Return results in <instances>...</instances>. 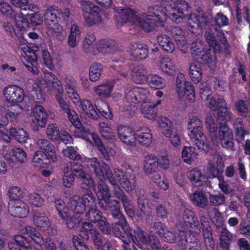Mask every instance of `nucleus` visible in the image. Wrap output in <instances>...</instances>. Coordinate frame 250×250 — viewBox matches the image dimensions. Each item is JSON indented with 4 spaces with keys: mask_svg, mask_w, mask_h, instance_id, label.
<instances>
[{
    "mask_svg": "<svg viewBox=\"0 0 250 250\" xmlns=\"http://www.w3.org/2000/svg\"><path fill=\"white\" fill-rule=\"evenodd\" d=\"M206 123L213 142H217L219 140L223 147L228 149H234L233 135L228 126L220 125V129H218L217 125L215 123L210 115H208L206 118Z\"/></svg>",
    "mask_w": 250,
    "mask_h": 250,
    "instance_id": "nucleus-1",
    "label": "nucleus"
},
{
    "mask_svg": "<svg viewBox=\"0 0 250 250\" xmlns=\"http://www.w3.org/2000/svg\"><path fill=\"white\" fill-rule=\"evenodd\" d=\"M60 11L57 5H49L45 10L44 18L47 34L59 41H62L65 38L66 33L59 24V18L57 14L60 13Z\"/></svg>",
    "mask_w": 250,
    "mask_h": 250,
    "instance_id": "nucleus-2",
    "label": "nucleus"
},
{
    "mask_svg": "<svg viewBox=\"0 0 250 250\" xmlns=\"http://www.w3.org/2000/svg\"><path fill=\"white\" fill-rule=\"evenodd\" d=\"M154 5L148 8L147 12L143 13L139 21L140 26L147 32L152 31L155 29L156 22L162 23L166 20L165 6Z\"/></svg>",
    "mask_w": 250,
    "mask_h": 250,
    "instance_id": "nucleus-3",
    "label": "nucleus"
},
{
    "mask_svg": "<svg viewBox=\"0 0 250 250\" xmlns=\"http://www.w3.org/2000/svg\"><path fill=\"white\" fill-rule=\"evenodd\" d=\"M154 227L161 238L166 242L170 243H176L177 245L181 249L187 248L188 238L185 229H184V224L179 221L176 224V228L179 231L178 235L172 231L171 229H169L163 227L162 224L160 222H156L154 224Z\"/></svg>",
    "mask_w": 250,
    "mask_h": 250,
    "instance_id": "nucleus-4",
    "label": "nucleus"
},
{
    "mask_svg": "<svg viewBox=\"0 0 250 250\" xmlns=\"http://www.w3.org/2000/svg\"><path fill=\"white\" fill-rule=\"evenodd\" d=\"M213 24L206 23L205 26V32L204 33V38L209 45L212 47L215 50L219 51L221 47L219 44L218 40L224 47L228 49L229 45L227 41L223 31L219 29L218 27H212Z\"/></svg>",
    "mask_w": 250,
    "mask_h": 250,
    "instance_id": "nucleus-5",
    "label": "nucleus"
},
{
    "mask_svg": "<svg viewBox=\"0 0 250 250\" xmlns=\"http://www.w3.org/2000/svg\"><path fill=\"white\" fill-rule=\"evenodd\" d=\"M87 166L90 167L100 181L105 182V177L112 186L117 184L110 167L104 161L100 162L97 158L93 157L85 160Z\"/></svg>",
    "mask_w": 250,
    "mask_h": 250,
    "instance_id": "nucleus-6",
    "label": "nucleus"
},
{
    "mask_svg": "<svg viewBox=\"0 0 250 250\" xmlns=\"http://www.w3.org/2000/svg\"><path fill=\"white\" fill-rule=\"evenodd\" d=\"M97 196L99 205L104 210L110 211L119 207V201L111 199L108 187L103 180H99Z\"/></svg>",
    "mask_w": 250,
    "mask_h": 250,
    "instance_id": "nucleus-7",
    "label": "nucleus"
},
{
    "mask_svg": "<svg viewBox=\"0 0 250 250\" xmlns=\"http://www.w3.org/2000/svg\"><path fill=\"white\" fill-rule=\"evenodd\" d=\"M113 218L114 223L112 224V231L115 235L122 240L126 244H127L130 240L125 238L127 236L125 227L126 226L127 221L125 217L119 210V207L110 210Z\"/></svg>",
    "mask_w": 250,
    "mask_h": 250,
    "instance_id": "nucleus-8",
    "label": "nucleus"
},
{
    "mask_svg": "<svg viewBox=\"0 0 250 250\" xmlns=\"http://www.w3.org/2000/svg\"><path fill=\"white\" fill-rule=\"evenodd\" d=\"M188 8V3L186 1L175 3L167 1L165 6L166 17H168L176 23H180L186 17L185 12Z\"/></svg>",
    "mask_w": 250,
    "mask_h": 250,
    "instance_id": "nucleus-9",
    "label": "nucleus"
},
{
    "mask_svg": "<svg viewBox=\"0 0 250 250\" xmlns=\"http://www.w3.org/2000/svg\"><path fill=\"white\" fill-rule=\"evenodd\" d=\"M81 6L86 25H92L101 22L102 21V18L100 14L101 9L98 6L87 0H82Z\"/></svg>",
    "mask_w": 250,
    "mask_h": 250,
    "instance_id": "nucleus-10",
    "label": "nucleus"
},
{
    "mask_svg": "<svg viewBox=\"0 0 250 250\" xmlns=\"http://www.w3.org/2000/svg\"><path fill=\"white\" fill-rule=\"evenodd\" d=\"M65 113L67 114L68 118L70 122L77 128V130L74 132V135L83 138L86 141H90L89 133L90 131L82 125L76 112L73 110L69 109V111Z\"/></svg>",
    "mask_w": 250,
    "mask_h": 250,
    "instance_id": "nucleus-11",
    "label": "nucleus"
},
{
    "mask_svg": "<svg viewBox=\"0 0 250 250\" xmlns=\"http://www.w3.org/2000/svg\"><path fill=\"white\" fill-rule=\"evenodd\" d=\"M203 131V128L192 129L188 130V135L199 150L207 152L209 149V144Z\"/></svg>",
    "mask_w": 250,
    "mask_h": 250,
    "instance_id": "nucleus-12",
    "label": "nucleus"
},
{
    "mask_svg": "<svg viewBox=\"0 0 250 250\" xmlns=\"http://www.w3.org/2000/svg\"><path fill=\"white\" fill-rule=\"evenodd\" d=\"M3 94L6 100L9 103H21L24 98V92L20 87L16 85L7 86L3 90Z\"/></svg>",
    "mask_w": 250,
    "mask_h": 250,
    "instance_id": "nucleus-13",
    "label": "nucleus"
},
{
    "mask_svg": "<svg viewBox=\"0 0 250 250\" xmlns=\"http://www.w3.org/2000/svg\"><path fill=\"white\" fill-rule=\"evenodd\" d=\"M219 103L221 104L220 108L218 109L217 112V116L215 120L211 113L208 114L210 115L214 119L215 123L217 125L218 129H220V125H226L225 123L230 121L232 117V114L231 113L227 108V103L224 99H220Z\"/></svg>",
    "mask_w": 250,
    "mask_h": 250,
    "instance_id": "nucleus-14",
    "label": "nucleus"
},
{
    "mask_svg": "<svg viewBox=\"0 0 250 250\" xmlns=\"http://www.w3.org/2000/svg\"><path fill=\"white\" fill-rule=\"evenodd\" d=\"M149 95V92L147 89L136 87L126 92L125 99L128 103L137 104L145 101Z\"/></svg>",
    "mask_w": 250,
    "mask_h": 250,
    "instance_id": "nucleus-15",
    "label": "nucleus"
},
{
    "mask_svg": "<svg viewBox=\"0 0 250 250\" xmlns=\"http://www.w3.org/2000/svg\"><path fill=\"white\" fill-rule=\"evenodd\" d=\"M117 131L119 139L124 144L130 146L136 145L135 134L130 127L120 125L118 126Z\"/></svg>",
    "mask_w": 250,
    "mask_h": 250,
    "instance_id": "nucleus-16",
    "label": "nucleus"
},
{
    "mask_svg": "<svg viewBox=\"0 0 250 250\" xmlns=\"http://www.w3.org/2000/svg\"><path fill=\"white\" fill-rule=\"evenodd\" d=\"M8 211L14 217L23 218L28 215L29 209L27 205L21 200L10 201L8 203Z\"/></svg>",
    "mask_w": 250,
    "mask_h": 250,
    "instance_id": "nucleus-17",
    "label": "nucleus"
},
{
    "mask_svg": "<svg viewBox=\"0 0 250 250\" xmlns=\"http://www.w3.org/2000/svg\"><path fill=\"white\" fill-rule=\"evenodd\" d=\"M117 13L119 18V21L122 24L129 21L140 26L139 21L141 16L138 17L134 10L129 7H125L124 8L118 9Z\"/></svg>",
    "mask_w": 250,
    "mask_h": 250,
    "instance_id": "nucleus-18",
    "label": "nucleus"
},
{
    "mask_svg": "<svg viewBox=\"0 0 250 250\" xmlns=\"http://www.w3.org/2000/svg\"><path fill=\"white\" fill-rule=\"evenodd\" d=\"M114 171L120 185L127 192L130 193L135 188V176L130 180L123 170L116 168Z\"/></svg>",
    "mask_w": 250,
    "mask_h": 250,
    "instance_id": "nucleus-19",
    "label": "nucleus"
},
{
    "mask_svg": "<svg viewBox=\"0 0 250 250\" xmlns=\"http://www.w3.org/2000/svg\"><path fill=\"white\" fill-rule=\"evenodd\" d=\"M206 25L207 19L204 16H197L195 14H191L188 19L187 27L192 33L198 35L201 33L200 26L201 24Z\"/></svg>",
    "mask_w": 250,
    "mask_h": 250,
    "instance_id": "nucleus-20",
    "label": "nucleus"
},
{
    "mask_svg": "<svg viewBox=\"0 0 250 250\" xmlns=\"http://www.w3.org/2000/svg\"><path fill=\"white\" fill-rule=\"evenodd\" d=\"M129 52L131 56L138 60L145 59L148 55L147 46L139 42L132 43L129 47Z\"/></svg>",
    "mask_w": 250,
    "mask_h": 250,
    "instance_id": "nucleus-21",
    "label": "nucleus"
},
{
    "mask_svg": "<svg viewBox=\"0 0 250 250\" xmlns=\"http://www.w3.org/2000/svg\"><path fill=\"white\" fill-rule=\"evenodd\" d=\"M112 186V191L110 193L111 199L119 201V208L120 210V202H122L123 206H126L128 204L130 198L118 184Z\"/></svg>",
    "mask_w": 250,
    "mask_h": 250,
    "instance_id": "nucleus-22",
    "label": "nucleus"
},
{
    "mask_svg": "<svg viewBox=\"0 0 250 250\" xmlns=\"http://www.w3.org/2000/svg\"><path fill=\"white\" fill-rule=\"evenodd\" d=\"M30 245L27 239L21 235L15 236L13 241L8 243L11 250H30Z\"/></svg>",
    "mask_w": 250,
    "mask_h": 250,
    "instance_id": "nucleus-23",
    "label": "nucleus"
},
{
    "mask_svg": "<svg viewBox=\"0 0 250 250\" xmlns=\"http://www.w3.org/2000/svg\"><path fill=\"white\" fill-rule=\"evenodd\" d=\"M188 177L191 183L195 187L203 186L207 180L206 175L197 168L191 170L188 173Z\"/></svg>",
    "mask_w": 250,
    "mask_h": 250,
    "instance_id": "nucleus-24",
    "label": "nucleus"
},
{
    "mask_svg": "<svg viewBox=\"0 0 250 250\" xmlns=\"http://www.w3.org/2000/svg\"><path fill=\"white\" fill-rule=\"evenodd\" d=\"M160 103L161 100L157 101L156 104L143 103L141 106V110L144 117L151 120H154L157 116L156 106Z\"/></svg>",
    "mask_w": 250,
    "mask_h": 250,
    "instance_id": "nucleus-25",
    "label": "nucleus"
},
{
    "mask_svg": "<svg viewBox=\"0 0 250 250\" xmlns=\"http://www.w3.org/2000/svg\"><path fill=\"white\" fill-rule=\"evenodd\" d=\"M144 165V170L146 174L155 173L159 166L158 159L153 155H147L145 158Z\"/></svg>",
    "mask_w": 250,
    "mask_h": 250,
    "instance_id": "nucleus-26",
    "label": "nucleus"
},
{
    "mask_svg": "<svg viewBox=\"0 0 250 250\" xmlns=\"http://www.w3.org/2000/svg\"><path fill=\"white\" fill-rule=\"evenodd\" d=\"M203 54L197 58L198 62L203 64H207L211 69H213L216 64V57L214 51H204Z\"/></svg>",
    "mask_w": 250,
    "mask_h": 250,
    "instance_id": "nucleus-27",
    "label": "nucleus"
},
{
    "mask_svg": "<svg viewBox=\"0 0 250 250\" xmlns=\"http://www.w3.org/2000/svg\"><path fill=\"white\" fill-rule=\"evenodd\" d=\"M135 138L143 146H149L152 141V136L151 131L147 127H142L140 130L136 131Z\"/></svg>",
    "mask_w": 250,
    "mask_h": 250,
    "instance_id": "nucleus-28",
    "label": "nucleus"
},
{
    "mask_svg": "<svg viewBox=\"0 0 250 250\" xmlns=\"http://www.w3.org/2000/svg\"><path fill=\"white\" fill-rule=\"evenodd\" d=\"M190 199L193 204L199 208H205L208 206V199L202 191H195L191 195Z\"/></svg>",
    "mask_w": 250,
    "mask_h": 250,
    "instance_id": "nucleus-29",
    "label": "nucleus"
},
{
    "mask_svg": "<svg viewBox=\"0 0 250 250\" xmlns=\"http://www.w3.org/2000/svg\"><path fill=\"white\" fill-rule=\"evenodd\" d=\"M114 84L111 81H106L94 87V91L99 96L104 98L108 97L113 89Z\"/></svg>",
    "mask_w": 250,
    "mask_h": 250,
    "instance_id": "nucleus-30",
    "label": "nucleus"
},
{
    "mask_svg": "<svg viewBox=\"0 0 250 250\" xmlns=\"http://www.w3.org/2000/svg\"><path fill=\"white\" fill-rule=\"evenodd\" d=\"M207 211L208 215V216L210 217V218H211L212 216V213H213L214 215L212 218V221L217 228H220L221 229L223 227H226L224 224V217L218 208L210 207V208L208 207Z\"/></svg>",
    "mask_w": 250,
    "mask_h": 250,
    "instance_id": "nucleus-31",
    "label": "nucleus"
},
{
    "mask_svg": "<svg viewBox=\"0 0 250 250\" xmlns=\"http://www.w3.org/2000/svg\"><path fill=\"white\" fill-rule=\"evenodd\" d=\"M33 221L37 228L42 230H46L50 226L48 218L43 212H35L33 216Z\"/></svg>",
    "mask_w": 250,
    "mask_h": 250,
    "instance_id": "nucleus-32",
    "label": "nucleus"
},
{
    "mask_svg": "<svg viewBox=\"0 0 250 250\" xmlns=\"http://www.w3.org/2000/svg\"><path fill=\"white\" fill-rule=\"evenodd\" d=\"M128 234L134 243L138 242L140 241L146 244L149 240V236H148L139 228L128 230Z\"/></svg>",
    "mask_w": 250,
    "mask_h": 250,
    "instance_id": "nucleus-33",
    "label": "nucleus"
},
{
    "mask_svg": "<svg viewBox=\"0 0 250 250\" xmlns=\"http://www.w3.org/2000/svg\"><path fill=\"white\" fill-rule=\"evenodd\" d=\"M128 234L134 243L138 242L140 241L146 244L149 240V236H148L139 228L128 230Z\"/></svg>",
    "mask_w": 250,
    "mask_h": 250,
    "instance_id": "nucleus-34",
    "label": "nucleus"
},
{
    "mask_svg": "<svg viewBox=\"0 0 250 250\" xmlns=\"http://www.w3.org/2000/svg\"><path fill=\"white\" fill-rule=\"evenodd\" d=\"M89 137H90V141L88 142L91 143V138L92 139L95 145L98 147V150L102 154L103 158L106 161L110 160V157L108 154L107 148L103 145L101 140L97 134L93 132H89Z\"/></svg>",
    "mask_w": 250,
    "mask_h": 250,
    "instance_id": "nucleus-35",
    "label": "nucleus"
},
{
    "mask_svg": "<svg viewBox=\"0 0 250 250\" xmlns=\"http://www.w3.org/2000/svg\"><path fill=\"white\" fill-rule=\"evenodd\" d=\"M69 206L70 209L76 213L82 214L85 210L81 197L77 195H74L70 198Z\"/></svg>",
    "mask_w": 250,
    "mask_h": 250,
    "instance_id": "nucleus-36",
    "label": "nucleus"
},
{
    "mask_svg": "<svg viewBox=\"0 0 250 250\" xmlns=\"http://www.w3.org/2000/svg\"><path fill=\"white\" fill-rule=\"evenodd\" d=\"M160 67L163 72L169 76H173L176 73L175 64L174 61L169 58L162 59L160 62Z\"/></svg>",
    "mask_w": 250,
    "mask_h": 250,
    "instance_id": "nucleus-37",
    "label": "nucleus"
},
{
    "mask_svg": "<svg viewBox=\"0 0 250 250\" xmlns=\"http://www.w3.org/2000/svg\"><path fill=\"white\" fill-rule=\"evenodd\" d=\"M157 42L162 48L166 51L172 53L175 49V46L171 39L167 35L161 34L157 37Z\"/></svg>",
    "mask_w": 250,
    "mask_h": 250,
    "instance_id": "nucleus-38",
    "label": "nucleus"
},
{
    "mask_svg": "<svg viewBox=\"0 0 250 250\" xmlns=\"http://www.w3.org/2000/svg\"><path fill=\"white\" fill-rule=\"evenodd\" d=\"M79 103L81 104L82 110L88 117L94 120H97L99 118V115L98 113L88 100H84L81 101L80 99Z\"/></svg>",
    "mask_w": 250,
    "mask_h": 250,
    "instance_id": "nucleus-39",
    "label": "nucleus"
},
{
    "mask_svg": "<svg viewBox=\"0 0 250 250\" xmlns=\"http://www.w3.org/2000/svg\"><path fill=\"white\" fill-rule=\"evenodd\" d=\"M115 45V42L103 39L99 42L97 49L100 52L103 54L111 53L116 49Z\"/></svg>",
    "mask_w": 250,
    "mask_h": 250,
    "instance_id": "nucleus-40",
    "label": "nucleus"
},
{
    "mask_svg": "<svg viewBox=\"0 0 250 250\" xmlns=\"http://www.w3.org/2000/svg\"><path fill=\"white\" fill-rule=\"evenodd\" d=\"M158 124L162 134L165 137L170 136L172 130L174 129L170 120L165 117H161L159 119Z\"/></svg>",
    "mask_w": 250,
    "mask_h": 250,
    "instance_id": "nucleus-41",
    "label": "nucleus"
},
{
    "mask_svg": "<svg viewBox=\"0 0 250 250\" xmlns=\"http://www.w3.org/2000/svg\"><path fill=\"white\" fill-rule=\"evenodd\" d=\"M33 115L37 120L38 124L44 126L47 121V113L44 108L40 105H36L33 110Z\"/></svg>",
    "mask_w": 250,
    "mask_h": 250,
    "instance_id": "nucleus-42",
    "label": "nucleus"
},
{
    "mask_svg": "<svg viewBox=\"0 0 250 250\" xmlns=\"http://www.w3.org/2000/svg\"><path fill=\"white\" fill-rule=\"evenodd\" d=\"M197 153L195 151V148L193 146H185L182 151V158L184 162L191 164L197 159Z\"/></svg>",
    "mask_w": 250,
    "mask_h": 250,
    "instance_id": "nucleus-43",
    "label": "nucleus"
},
{
    "mask_svg": "<svg viewBox=\"0 0 250 250\" xmlns=\"http://www.w3.org/2000/svg\"><path fill=\"white\" fill-rule=\"evenodd\" d=\"M83 194L81 198L84 206L85 210L86 208L89 209L91 208H95L96 206L95 198L91 190L83 191Z\"/></svg>",
    "mask_w": 250,
    "mask_h": 250,
    "instance_id": "nucleus-44",
    "label": "nucleus"
},
{
    "mask_svg": "<svg viewBox=\"0 0 250 250\" xmlns=\"http://www.w3.org/2000/svg\"><path fill=\"white\" fill-rule=\"evenodd\" d=\"M207 22L209 24H213L212 27H218L219 29H221V26H224L229 24V20L225 15L221 13H218L214 18L207 19Z\"/></svg>",
    "mask_w": 250,
    "mask_h": 250,
    "instance_id": "nucleus-45",
    "label": "nucleus"
},
{
    "mask_svg": "<svg viewBox=\"0 0 250 250\" xmlns=\"http://www.w3.org/2000/svg\"><path fill=\"white\" fill-rule=\"evenodd\" d=\"M137 204L138 209L136 210L135 215L138 217H142L143 215H149V213L147 211V201L144 195H140L138 197Z\"/></svg>",
    "mask_w": 250,
    "mask_h": 250,
    "instance_id": "nucleus-46",
    "label": "nucleus"
},
{
    "mask_svg": "<svg viewBox=\"0 0 250 250\" xmlns=\"http://www.w3.org/2000/svg\"><path fill=\"white\" fill-rule=\"evenodd\" d=\"M147 73L146 68L143 65H138L132 76L133 81L136 83H142L146 79Z\"/></svg>",
    "mask_w": 250,
    "mask_h": 250,
    "instance_id": "nucleus-47",
    "label": "nucleus"
},
{
    "mask_svg": "<svg viewBox=\"0 0 250 250\" xmlns=\"http://www.w3.org/2000/svg\"><path fill=\"white\" fill-rule=\"evenodd\" d=\"M32 162L34 167H43L47 164L46 154L41 150L36 151L34 153Z\"/></svg>",
    "mask_w": 250,
    "mask_h": 250,
    "instance_id": "nucleus-48",
    "label": "nucleus"
},
{
    "mask_svg": "<svg viewBox=\"0 0 250 250\" xmlns=\"http://www.w3.org/2000/svg\"><path fill=\"white\" fill-rule=\"evenodd\" d=\"M62 154L63 157L67 158L74 161H81L82 162L83 157L75 150V148L72 146H67L62 150Z\"/></svg>",
    "mask_w": 250,
    "mask_h": 250,
    "instance_id": "nucleus-49",
    "label": "nucleus"
},
{
    "mask_svg": "<svg viewBox=\"0 0 250 250\" xmlns=\"http://www.w3.org/2000/svg\"><path fill=\"white\" fill-rule=\"evenodd\" d=\"M202 71L200 64L192 63L189 67V76L195 83H199L202 78Z\"/></svg>",
    "mask_w": 250,
    "mask_h": 250,
    "instance_id": "nucleus-50",
    "label": "nucleus"
},
{
    "mask_svg": "<svg viewBox=\"0 0 250 250\" xmlns=\"http://www.w3.org/2000/svg\"><path fill=\"white\" fill-rule=\"evenodd\" d=\"M184 229L186 230L187 238L188 235L190 238H201L200 227L198 224H195L194 223L191 225L186 224V226L184 224V229Z\"/></svg>",
    "mask_w": 250,
    "mask_h": 250,
    "instance_id": "nucleus-51",
    "label": "nucleus"
},
{
    "mask_svg": "<svg viewBox=\"0 0 250 250\" xmlns=\"http://www.w3.org/2000/svg\"><path fill=\"white\" fill-rule=\"evenodd\" d=\"M148 84L152 87L160 89L165 86L164 79L156 74H150L146 77Z\"/></svg>",
    "mask_w": 250,
    "mask_h": 250,
    "instance_id": "nucleus-52",
    "label": "nucleus"
},
{
    "mask_svg": "<svg viewBox=\"0 0 250 250\" xmlns=\"http://www.w3.org/2000/svg\"><path fill=\"white\" fill-rule=\"evenodd\" d=\"M103 72V67L100 63L94 62L89 68V78L92 82L98 81Z\"/></svg>",
    "mask_w": 250,
    "mask_h": 250,
    "instance_id": "nucleus-53",
    "label": "nucleus"
},
{
    "mask_svg": "<svg viewBox=\"0 0 250 250\" xmlns=\"http://www.w3.org/2000/svg\"><path fill=\"white\" fill-rule=\"evenodd\" d=\"M69 172L72 174L75 178L77 177L79 178H84L86 172L83 170V166L79 163L72 162L69 167Z\"/></svg>",
    "mask_w": 250,
    "mask_h": 250,
    "instance_id": "nucleus-54",
    "label": "nucleus"
},
{
    "mask_svg": "<svg viewBox=\"0 0 250 250\" xmlns=\"http://www.w3.org/2000/svg\"><path fill=\"white\" fill-rule=\"evenodd\" d=\"M95 105L97 110L102 116L106 119L110 118L111 114L107 103L102 100H97L95 102Z\"/></svg>",
    "mask_w": 250,
    "mask_h": 250,
    "instance_id": "nucleus-55",
    "label": "nucleus"
},
{
    "mask_svg": "<svg viewBox=\"0 0 250 250\" xmlns=\"http://www.w3.org/2000/svg\"><path fill=\"white\" fill-rule=\"evenodd\" d=\"M8 196L10 199V201H17L21 200L23 197L22 190L18 186H13L8 189Z\"/></svg>",
    "mask_w": 250,
    "mask_h": 250,
    "instance_id": "nucleus-56",
    "label": "nucleus"
},
{
    "mask_svg": "<svg viewBox=\"0 0 250 250\" xmlns=\"http://www.w3.org/2000/svg\"><path fill=\"white\" fill-rule=\"evenodd\" d=\"M69 167L65 166L63 169L62 184L66 188H70L73 184L75 178L69 172Z\"/></svg>",
    "mask_w": 250,
    "mask_h": 250,
    "instance_id": "nucleus-57",
    "label": "nucleus"
},
{
    "mask_svg": "<svg viewBox=\"0 0 250 250\" xmlns=\"http://www.w3.org/2000/svg\"><path fill=\"white\" fill-rule=\"evenodd\" d=\"M64 220L70 229H75L77 228L82 221L81 218L78 215H74L71 216H68L66 213L65 218H62Z\"/></svg>",
    "mask_w": 250,
    "mask_h": 250,
    "instance_id": "nucleus-58",
    "label": "nucleus"
},
{
    "mask_svg": "<svg viewBox=\"0 0 250 250\" xmlns=\"http://www.w3.org/2000/svg\"><path fill=\"white\" fill-rule=\"evenodd\" d=\"M205 45L200 40H196L192 42L190 46L191 54L194 57L200 56L204 51Z\"/></svg>",
    "mask_w": 250,
    "mask_h": 250,
    "instance_id": "nucleus-59",
    "label": "nucleus"
},
{
    "mask_svg": "<svg viewBox=\"0 0 250 250\" xmlns=\"http://www.w3.org/2000/svg\"><path fill=\"white\" fill-rule=\"evenodd\" d=\"M28 86L29 87L32 88L35 91L38 92L41 96L40 98H38L39 102H42L44 101V98L42 96L41 92V81L37 78H34L29 79L28 80Z\"/></svg>",
    "mask_w": 250,
    "mask_h": 250,
    "instance_id": "nucleus-60",
    "label": "nucleus"
},
{
    "mask_svg": "<svg viewBox=\"0 0 250 250\" xmlns=\"http://www.w3.org/2000/svg\"><path fill=\"white\" fill-rule=\"evenodd\" d=\"M224 99L219 97L216 100L211 94H208L205 97V104L211 110L216 111L220 108L221 104L219 103V100Z\"/></svg>",
    "mask_w": 250,
    "mask_h": 250,
    "instance_id": "nucleus-61",
    "label": "nucleus"
},
{
    "mask_svg": "<svg viewBox=\"0 0 250 250\" xmlns=\"http://www.w3.org/2000/svg\"><path fill=\"white\" fill-rule=\"evenodd\" d=\"M249 11L247 6H244L242 9L238 7L237 8L236 17L238 24H240L243 21L247 22V23H250Z\"/></svg>",
    "mask_w": 250,
    "mask_h": 250,
    "instance_id": "nucleus-62",
    "label": "nucleus"
},
{
    "mask_svg": "<svg viewBox=\"0 0 250 250\" xmlns=\"http://www.w3.org/2000/svg\"><path fill=\"white\" fill-rule=\"evenodd\" d=\"M226 200L225 196L221 194H210L209 196V203L211 206L218 207L224 204Z\"/></svg>",
    "mask_w": 250,
    "mask_h": 250,
    "instance_id": "nucleus-63",
    "label": "nucleus"
},
{
    "mask_svg": "<svg viewBox=\"0 0 250 250\" xmlns=\"http://www.w3.org/2000/svg\"><path fill=\"white\" fill-rule=\"evenodd\" d=\"M85 216L87 219L94 223H97L103 217L101 212L95 208H89Z\"/></svg>",
    "mask_w": 250,
    "mask_h": 250,
    "instance_id": "nucleus-64",
    "label": "nucleus"
}]
</instances>
